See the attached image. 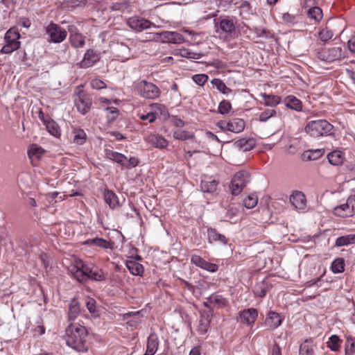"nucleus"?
Instances as JSON below:
<instances>
[{"mask_svg":"<svg viewBox=\"0 0 355 355\" xmlns=\"http://www.w3.org/2000/svg\"><path fill=\"white\" fill-rule=\"evenodd\" d=\"M88 331L85 327L70 324L66 330L65 340L67 345L76 352H87L89 349L87 340Z\"/></svg>","mask_w":355,"mask_h":355,"instance_id":"nucleus-1","label":"nucleus"},{"mask_svg":"<svg viewBox=\"0 0 355 355\" xmlns=\"http://www.w3.org/2000/svg\"><path fill=\"white\" fill-rule=\"evenodd\" d=\"M237 19L233 16H220L214 19L216 33L225 37H234L236 33Z\"/></svg>","mask_w":355,"mask_h":355,"instance_id":"nucleus-2","label":"nucleus"},{"mask_svg":"<svg viewBox=\"0 0 355 355\" xmlns=\"http://www.w3.org/2000/svg\"><path fill=\"white\" fill-rule=\"evenodd\" d=\"M304 130L311 137H320L331 135L333 125L324 119L313 120L308 122Z\"/></svg>","mask_w":355,"mask_h":355,"instance_id":"nucleus-3","label":"nucleus"},{"mask_svg":"<svg viewBox=\"0 0 355 355\" xmlns=\"http://www.w3.org/2000/svg\"><path fill=\"white\" fill-rule=\"evenodd\" d=\"M135 87L139 94L145 98L155 99L160 94V90L155 85L144 80L137 82Z\"/></svg>","mask_w":355,"mask_h":355,"instance_id":"nucleus-4","label":"nucleus"},{"mask_svg":"<svg viewBox=\"0 0 355 355\" xmlns=\"http://www.w3.org/2000/svg\"><path fill=\"white\" fill-rule=\"evenodd\" d=\"M19 38V32L15 29L10 28L5 34V44L1 51L3 53H10L18 49L20 46Z\"/></svg>","mask_w":355,"mask_h":355,"instance_id":"nucleus-5","label":"nucleus"},{"mask_svg":"<svg viewBox=\"0 0 355 355\" xmlns=\"http://www.w3.org/2000/svg\"><path fill=\"white\" fill-rule=\"evenodd\" d=\"M49 41L53 43L63 42L67 35V31L57 24L51 22L45 28Z\"/></svg>","mask_w":355,"mask_h":355,"instance_id":"nucleus-6","label":"nucleus"},{"mask_svg":"<svg viewBox=\"0 0 355 355\" xmlns=\"http://www.w3.org/2000/svg\"><path fill=\"white\" fill-rule=\"evenodd\" d=\"M216 126L223 131H230L234 133L241 132L245 126L244 120L239 118H234L229 121H219L216 123Z\"/></svg>","mask_w":355,"mask_h":355,"instance_id":"nucleus-7","label":"nucleus"},{"mask_svg":"<svg viewBox=\"0 0 355 355\" xmlns=\"http://www.w3.org/2000/svg\"><path fill=\"white\" fill-rule=\"evenodd\" d=\"M344 57L341 47L334 46L324 49L318 53V58L322 61L333 62Z\"/></svg>","mask_w":355,"mask_h":355,"instance_id":"nucleus-8","label":"nucleus"},{"mask_svg":"<svg viewBox=\"0 0 355 355\" xmlns=\"http://www.w3.org/2000/svg\"><path fill=\"white\" fill-rule=\"evenodd\" d=\"M335 216L349 217L355 214V196H349L346 202L336 207L334 209Z\"/></svg>","mask_w":355,"mask_h":355,"instance_id":"nucleus-9","label":"nucleus"},{"mask_svg":"<svg viewBox=\"0 0 355 355\" xmlns=\"http://www.w3.org/2000/svg\"><path fill=\"white\" fill-rule=\"evenodd\" d=\"M92 105V96L84 92H78L77 98L75 99V105L77 110L82 114H87L91 109Z\"/></svg>","mask_w":355,"mask_h":355,"instance_id":"nucleus-10","label":"nucleus"},{"mask_svg":"<svg viewBox=\"0 0 355 355\" xmlns=\"http://www.w3.org/2000/svg\"><path fill=\"white\" fill-rule=\"evenodd\" d=\"M127 24L130 28L136 31H142L153 25L149 20L138 16L130 17L127 21Z\"/></svg>","mask_w":355,"mask_h":355,"instance_id":"nucleus-11","label":"nucleus"},{"mask_svg":"<svg viewBox=\"0 0 355 355\" xmlns=\"http://www.w3.org/2000/svg\"><path fill=\"white\" fill-rule=\"evenodd\" d=\"M239 315L242 324L252 327L258 317V311L254 308H249L240 311Z\"/></svg>","mask_w":355,"mask_h":355,"instance_id":"nucleus-12","label":"nucleus"},{"mask_svg":"<svg viewBox=\"0 0 355 355\" xmlns=\"http://www.w3.org/2000/svg\"><path fill=\"white\" fill-rule=\"evenodd\" d=\"M157 35L163 43L182 44L184 41L183 35L175 31H163Z\"/></svg>","mask_w":355,"mask_h":355,"instance_id":"nucleus-13","label":"nucleus"},{"mask_svg":"<svg viewBox=\"0 0 355 355\" xmlns=\"http://www.w3.org/2000/svg\"><path fill=\"white\" fill-rule=\"evenodd\" d=\"M191 262L196 266L209 272H214L218 269V265L208 262L196 254H192L191 256Z\"/></svg>","mask_w":355,"mask_h":355,"instance_id":"nucleus-14","label":"nucleus"},{"mask_svg":"<svg viewBox=\"0 0 355 355\" xmlns=\"http://www.w3.org/2000/svg\"><path fill=\"white\" fill-rule=\"evenodd\" d=\"M212 313L211 311H204L200 313V318L199 320V324L197 327V331L200 335H205L208 331Z\"/></svg>","mask_w":355,"mask_h":355,"instance_id":"nucleus-15","label":"nucleus"},{"mask_svg":"<svg viewBox=\"0 0 355 355\" xmlns=\"http://www.w3.org/2000/svg\"><path fill=\"white\" fill-rule=\"evenodd\" d=\"M100 60V54L93 49H88L83 60L80 62L81 68H88L93 66L96 62Z\"/></svg>","mask_w":355,"mask_h":355,"instance_id":"nucleus-16","label":"nucleus"},{"mask_svg":"<svg viewBox=\"0 0 355 355\" xmlns=\"http://www.w3.org/2000/svg\"><path fill=\"white\" fill-rule=\"evenodd\" d=\"M282 322L280 315L275 312L270 311L267 314L263 324L269 329L273 330L277 328Z\"/></svg>","mask_w":355,"mask_h":355,"instance_id":"nucleus-17","label":"nucleus"},{"mask_svg":"<svg viewBox=\"0 0 355 355\" xmlns=\"http://www.w3.org/2000/svg\"><path fill=\"white\" fill-rule=\"evenodd\" d=\"M46 150L37 144H32L28 150V155L33 166H36Z\"/></svg>","mask_w":355,"mask_h":355,"instance_id":"nucleus-18","label":"nucleus"},{"mask_svg":"<svg viewBox=\"0 0 355 355\" xmlns=\"http://www.w3.org/2000/svg\"><path fill=\"white\" fill-rule=\"evenodd\" d=\"M290 202L297 209H303L306 206V197L302 191H295L290 196Z\"/></svg>","mask_w":355,"mask_h":355,"instance_id":"nucleus-19","label":"nucleus"},{"mask_svg":"<svg viewBox=\"0 0 355 355\" xmlns=\"http://www.w3.org/2000/svg\"><path fill=\"white\" fill-rule=\"evenodd\" d=\"M208 302L213 304V308L222 309L229 305V300L218 293H213L208 297Z\"/></svg>","mask_w":355,"mask_h":355,"instance_id":"nucleus-20","label":"nucleus"},{"mask_svg":"<svg viewBox=\"0 0 355 355\" xmlns=\"http://www.w3.org/2000/svg\"><path fill=\"white\" fill-rule=\"evenodd\" d=\"M207 236L209 242H219L223 245L228 243L227 239L225 235L220 234L216 229L212 227L207 228Z\"/></svg>","mask_w":355,"mask_h":355,"instance_id":"nucleus-21","label":"nucleus"},{"mask_svg":"<svg viewBox=\"0 0 355 355\" xmlns=\"http://www.w3.org/2000/svg\"><path fill=\"white\" fill-rule=\"evenodd\" d=\"M73 29H76L73 26H69V31L71 33L69 37L71 44L75 48H81L85 45L84 36L79 33L73 34Z\"/></svg>","mask_w":355,"mask_h":355,"instance_id":"nucleus-22","label":"nucleus"},{"mask_svg":"<svg viewBox=\"0 0 355 355\" xmlns=\"http://www.w3.org/2000/svg\"><path fill=\"white\" fill-rule=\"evenodd\" d=\"M327 157L328 159L329 163L333 166L341 165L345 159L344 153L339 150L330 152L327 154Z\"/></svg>","mask_w":355,"mask_h":355,"instance_id":"nucleus-23","label":"nucleus"},{"mask_svg":"<svg viewBox=\"0 0 355 355\" xmlns=\"http://www.w3.org/2000/svg\"><path fill=\"white\" fill-rule=\"evenodd\" d=\"M158 336L155 333H151L147 339L146 351L148 354L154 355L159 347Z\"/></svg>","mask_w":355,"mask_h":355,"instance_id":"nucleus-24","label":"nucleus"},{"mask_svg":"<svg viewBox=\"0 0 355 355\" xmlns=\"http://www.w3.org/2000/svg\"><path fill=\"white\" fill-rule=\"evenodd\" d=\"M250 174L245 170H241L236 172L232 180L240 184V186L245 187L251 180Z\"/></svg>","mask_w":355,"mask_h":355,"instance_id":"nucleus-25","label":"nucleus"},{"mask_svg":"<svg viewBox=\"0 0 355 355\" xmlns=\"http://www.w3.org/2000/svg\"><path fill=\"white\" fill-rule=\"evenodd\" d=\"M112 48L113 52L116 54V56L119 58H127L130 55V48L122 42L114 44Z\"/></svg>","mask_w":355,"mask_h":355,"instance_id":"nucleus-26","label":"nucleus"},{"mask_svg":"<svg viewBox=\"0 0 355 355\" xmlns=\"http://www.w3.org/2000/svg\"><path fill=\"white\" fill-rule=\"evenodd\" d=\"M324 153V149L318 148L305 150L302 155V159L304 162L316 160L320 158Z\"/></svg>","mask_w":355,"mask_h":355,"instance_id":"nucleus-27","label":"nucleus"},{"mask_svg":"<svg viewBox=\"0 0 355 355\" xmlns=\"http://www.w3.org/2000/svg\"><path fill=\"white\" fill-rule=\"evenodd\" d=\"M284 103L287 107L291 110H293L297 112L302 110V101L294 96L291 95L286 96L284 100Z\"/></svg>","mask_w":355,"mask_h":355,"instance_id":"nucleus-28","label":"nucleus"},{"mask_svg":"<svg viewBox=\"0 0 355 355\" xmlns=\"http://www.w3.org/2000/svg\"><path fill=\"white\" fill-rule=\"evenodd\" d=\"M85 244L94 245L103 249H112L114 243L105 240L102 238L96 237L94 239H89L85 241Z\"/></svg>","mask_w":355,"mask_h":355,"instance_id":"nucleus-29","label":"nucleus"},{"mask_svg":"<svg viewBox=\"0 0 355 355\" xmlns=\"http://www.w3.org/2000/svg\"><path fill=\"white\" fill-rule=\"evenodd\" d=\"M80 304L77 299L73 298L69 306V320H74L80 313Z\"/></svg>","mask_w":355,"mask_h":355,"instance_id":"nucleus-30","label":"nucleus"},{"mask_svg":"<svg viewBox=\"0 0 355 355\" xmlns=\"http://www.w3.org/2000/svg\"><path fill=\"white\" fill-rule=\"evenodd\" d=\"M126 267L133 275H142L144 271V266L135 260H128L125 262Z\"/></svg>","mask_w":355,"mask_h":355,"instance_id":"nucleus-31","label":"nucleus"},{"mask_svg":"<svg viewBox=\"0 0 355 355\" xmlns=\"http://www.w3.org/2000/svg\"><path fill=\"white\" fill-rule=\"evenodd\" d=\"M147 141L156 148H163L167 146L168 141L163 137L158 135H150L147 137Z\"/></svg>","mask_w":355,"mask_h":355,"instance_id":"nucleus-32","label":"nucleus"},{"mask_svg":"<svg viewBox=\"0 0 355 355\" xmlns=\"http://www.w3.org/2000/svg\"><path fill=\"white\" fill-rule=\"evenodd\" d=\"M270 289V285L265 281H261L255 284L254 287V294L255 296L263 297Z\"/></svg>","mask_w":355,"mask_h":355,"instance_id":"nucleus-33","label":"nucleus"},{"mask_svg":"<svg viewBox=\"0 0 355 355\" xmlns=\"http://www.w3.org/2000/svg\"><path fill=\"white\" fill-rule=\"evenodd\" d=\"M105 156L107 159L116 162L122 166L125 161V156L123 154L109 149L105 150Z\"/></svg>","mask_w":355,"mask_h":355,"instance_id":"nucleus-34","label":"nucleus"},{"mask_svg":"<svg viewBox=\"0 0 355 355\" xmlns=\"http://www.w3.org/2000/svg\"><path fill=\"white\" fill-rule=\"evenodd\" d=\"M45 126L47 131L55 137L61 136V130L58 124L52 119L45 121Z\"/></svg>","mask_w":355,"mask_h":355,"instance_id":"nucleus-35","label":"nucleus"},{"mask_svg":"<svg viewBox=\"0 0 355 355\" xmlns=\"http://www.w3.org/2000/svg\"><path fill=\"white\" fill-rule=\"evenodd\" d=\"M86 307L93 318H96L100 316V308L96 306V301L94 298H87Z\"/></svg>","mask_w":355,"mask_h":355,"instance_id":"nucleus-36","label":"nucleus"},{"mask_svg":"<svg viewBox=\"0 0 355 355\" xmlns=\"http://www.w3.org/2000/svg\"><path fill=\"white\" fill-rule=\"evenodd\" d=\"M307 16L311 20H313L315 23H318L322 19V10L318 6L311 7L307 11Z\"/></svg>","mask_w":355,"mask_h":355,"instance_id":"nucleus-37","label":"nucleus"},{"mask_svg":"<svg viewBox=\"0 0 355 355\" xmlns=\"http://www.w3.org/2000/svg\"><path fill=\"white\" fill-rule=\"evenodd\" d=\"M104 199L112 209H114L119 205L117 196L112 191L107 190L104 193Z\"/></svg>","mask_w":355,"mask_h":355,"instance_id":"nucleus-38","label":"nucleus"},{"mask_svg":"<svg viewBox=\"0 0 355 355\" xmlns=\"http://www.w3.org/2000/svg\"><path fill=\"white\" fill-rule=\"evenodd\" d=\"M299 354L300 355H315L313 340H305L300 346Z\"/></svg>","mask_w":355,"mask_h":355,"instance_id":"nucleus-39","label":"nucleus"},{"mask_svg":"<svg viewBox=\"0 0 355 355\" xmlns=\"http://www.w3.org/2000/svg\"><path fill=\"white\" fill-rule=\"evenodd\" d=\"M88 279L95 282H103L105 280V275L102 269L94 267L87 277V281Z\"/></svg>","mask_w":355,"mask_h":355,"instance_id":"nucleus-40","label":"nucleus"},{"mask_svg":"<svg viewBox=\"0 0 355 355\" xmlns=\"http://www.w3.org/2000/svg\"><path fill=\"white\" fill-rule=\"evenodd\" d=\"M236 146L243 151H248L252 149L254 146V141L252 139H241L235 142Z\"/></svg>","mask_w":355,"mask_h":355,"instance_id":"nucleus-41","label":"nucleus"},{"mask_svg":"<svg viewBox=\"0 0 355 355\" xmlns=\"http://www.w3.org/2000/svg\"><path fill=\"white\" fill-rule=\"evenodd\" d=\"M211 83L214 87H215L220 92L223 94L228 95L232 92V90L228 87L220 78H214Z\"/></svg>","mask_w":355,"mask_h":355,"instance_id":"nucleus-42","label":"nucleus"},{"mask_svg":"<svg viewBox=\"0 0 355 355\" xmlns=\"http://www.w3.org/2000/svg\"><path fill=\"white\" fill-rule=\"evenodd\" d=\"M73 133V142L78 145L83 144L87 139V135L85 132L81 128H74Z\"/></svg>","mask_w":355,"mask_h":355,"instance_id":"nucleus-43","label":"nucleus"},{"mask_svg":"<svg viewBox=\"0 0 355 355\" xmlns=\"http://www.w3.org/2000/svg\"><path fill=\"white\" fill-rule=\"evenodd\" d=\"M70 272L73 277L79 282H87V277L84 275V272H83V270L79 267H78V264L76 262V264L73 266H72L71 268L70 269Z\"/></svg>","mask_w":355,"mask_h":355,"instance_id":"nucleus-44","label":"nucleus"},{"mask_svg":"<svg viewBox=\"0 0 355 355\" xmlns=\"http://www.w3.org/2000/svg\"><path fill=\"white\" fill-rule=\"evenodd\" d=\"M261 96L264 101V104L266 106L273 107L280 103V97L275 95H268L266 94H261Z\"/></svg>","mask_w":355,"mask_h":355,"instance_id":"nucleus-45","label":"nucleus"},{"mask_svg":"<svg viewBox=\"0 0 355 355\" xmlns=\"http://www.w3.org/2000/svg\"><path fill=\"white\" fill-rule=\"evenodd\" d=\"M331 269L334 273H340L345 270V261L343 258H337L331 263Z\"/></svg>","mask_w":355,"mask_h":355,"instance_id":"nucleus-46","label":"nucleus"},{"mask_svg":"<svg viewBox=\"0 0 355 355\" xmlns=\"http://www.w3.org/2000/svg\"><path fill=\"white\" fill-rule=\"evenodd\" d=\"M87 1V0H64L63 5L67 8L73 9L78 7H84Z\"/></svg>","mask_w":355,"mask_h":355,"instance_id":"nucleus-47","label":"nucleus"},{"mask_svg":"<svg viewBox=\"0 0 355 355\" xmlns=\"http://www.w3.org/2000/svg\"><path fill=\"white\" fill-rule=\"evenodd\" d=\"M341 340L336 335H332L329 337V341L327 342V347L334 352H336L340 347V343Z\"/></svg>","mask_w":355,"mask_h":355,"instance_id":"nucleus-48","label":"nucleus"},{"mask_svg":"<svg viewBox=\"0 0 355 355\" xmlns=\"http://www.w3.org/2000/svg\"><path fill=\"white\" fill-rule=\"evenodd\" d=\"M218 182L216 180H211L209 182L202 181L201 183V187L204 192L211 193L214 192L217 187Z\"/></svg>","mask_w":355,"mask_h":355,"instance_id":"nucleus-49","label":"nucleus"},{"mask_svg":"<svg viewBox=\"0 0 355 355\" xmlns=\"http://www.w3.org/2000/svg\"><path fill=\"white\" fill-rule=\"evenodd\" d=\"M173 137H174V138H175L177 139L184 141L187 139L193 138L194 135H193V133L186 131V130H178L177 131L174 132Z\"/></svg>","mask_w":355,"mask_h":355,"instance_id":"nucleus-50","label":"nucleus"},{"mask_svg":"<svg viewBox=\"0 0 355 355\" xmlns=\"http://www.w3.org/2000/svg\"><path fill=\"white\" fill-rule=\"evenodd\" d=\"M277 114V112L274 109L268 108L264 110L262 112H261L259 115V121L261 122L267 121L270 118L275 116Z\"/></svg>","mask_w":355,"mask_h":355,"instance_id":"nucleus-51","label":"nucleus"},{"mask_svg":"<svg viewBox=\"0 0 355 355\" xmlns=\"http://www.w3.org/2000/svg\"><path fill=\"white\" fill-rule=\"evenodd\" d=\"M257 196L254 194H250L244 198L243 205L248 209H252L257 205Z\"/></svg>","mask_w":355,"mask_h":355,"instance_id":"nucleus-52","label":"nucleus"},{"mask_svg":"<svg viewBox=\"0 0 355 355\" xmlns=\"http://www.w3.org/2000/svg\"><path fill=\"white\" fill-rule=\"evenodd\" d=\"M231 110H232V105L229 101L223 100L219 103V105L218 107V113H220L221 114H227L228 113H230Z\"/></svg>","mask_w":355,"mask_h":355,"instance_id":"nucleus-53","label":"nucleus"},{"mask_svg":"<svg viewBox=\"0 0 355 355\" xmlns=\"http://www.w3.org/2000/svg\"><path fill=\"white\" fill-rule=\"evenodd\" d=\"M318 36L321 41L327 42L332 38L334 33L328 27H325L318 33Z\"/></svg>","mask_w":355,"mask_h":355,"instance_id":"nucleus-54","label":"nucleus"},{"mask_svg":"<svg viewBox=\"0 0 355 355\" xmlns=\"http://www.w3.org/2000/svg\"><path fill=\"white\" fill-rule=\"evenodd\" d=\"M0 8L6 14L10 13V10L14 9V1L1 0L0 2Z\"/></svg>","mask_w":355,"mask_h":355,"instance_id":"nucleus-55","label":"nucleus"},{"mask_svg":"<svg viewBox=\"0 0 355 355\" xmlns=\"http://www.w3.org/2000/svg\"><path fill=\"white\" fill-rule=\"evenodd\" d=\"M244 187L240 186V184H239L236 182H234L233 180H231V184L230 186V189L231 191L232 195L233 196H237L241 193L243 191Z\"/></svg>","mask_w":355,"mask_h":355,"instance_id":"nucleus-56","label":"nucleus"},{"mask_svg":"<svg viewBox=\"0 0 355 355\" xmlns=\"http://www.w3.org/2000/svg\"><path fill=\"white\" fill-rule=\"evenodd\" d=\"M76 263L78 264V267H79L83 270V272H84V275L86 276V277L88 276V275H89L91 271L95 267V266H90V265L85 264L80 259L77 260Z\"/></svg>","mask_w":355,"mask_h":355,"instance_id":"nucleus-57","label":"nucleus"},{"mask_svg":"<svg viewBox=\"0 0 355 355\" xmlns=\"http://www.w3.org/2000/svg\"><path fill=\"white\" fill-rule=\"evenodd\" d=\"M209 77L206 74H196L193 76V80L198 85L203 86L207 81Z\"/></svg>","mask_w":355,"mask_h":355,"instance_id":"nucleus-58","label":"nucleus"},{"mask_svg":"<svg viewBox=\"0 0 355 355\" xmlns=\"http://www.w3.org/2000/svg\"><path fill=\"white\" fill-rule=\"evenodd\" d=\"M139 162V160L136 157H130L129 159H128L127 157L125 156V161L124 162V164H123V166L125 168H131L133 167H135L138 165Z\"/></svg>","mask_w":355,"mask_h":355,"instance_id":"nucleus-59","label":"nucleus"},{"mask_svg":"<svg viewBox=\"0 0 355 355\" xmlns=\"http://www.w3.org/2000/svg\"><path fill=\"white\" fill-rule=\"evenodd\" d=\"M354 342L353 338H347L345 343V354L353 355L354 353Z\"/></svg>","mask_w":355,"mask_h":355,"instance_id":"nucleus-60","label":"nucleus"},{"mask_svg":"<svg viewBox=\"0 0 355 355\" xmlns=\"http://www.w3.org/2000/svg\"><path fill=\"white\" fill-rule=\"evenodd\" d=\"M256 33L258 37L266 39H271L274 37V34L266 28H258L256 31Z\"/></svg>","mask_w":355,"mask_h":355,"instance_id":"nucleus-61","label":"nucleus"},{"mask_svg":"<svg viewBox=\"0 0 355 355\" xmlns=\"http://www.w3.org/2000/svg\"><path fill=\"white\" fill-rule=\"evenodd\" d=\"M90 86L92 87V89H97V90L106 88V87H107L106 84L103 81H102L100 79H97V78H95V79H93L91 80Z\"/></svg>","mask_w":355,"mask_h":355,"instance_id":"nucleus-62","label":"nucleus"},{"mask_svg":"<svg viewBox=\"0 0 355 355\" xmlns=\"http://www.w3.org/2000/svg\"><path fill=\"white\" fill-rule=\"evenodd\" d=\"M182 55L185 58H192V59H200L203 56V54L201 53H195L189 51V50L184 49L183 50V53Z\"/></svg>","mask_w":355,"mask_h":355,"instance_id":"nucleus-63","label":"nucleus"},{"mask_svg":"<svg viewBox=\"0 0 355 355\" xmlns=\"http://www.w3.org/2000/svg\"><path fill=\"white\" fill-rule=\"evenodd\" d=\"M239 214V210L236 207H230L227 209L225 217L227 220L232 221L234 219L235 216H236Z\"/></svg>","mask_w":355,"mask_h":355,"instance_id":"nucleus-64","label":"nucleus"}]
</instances>
